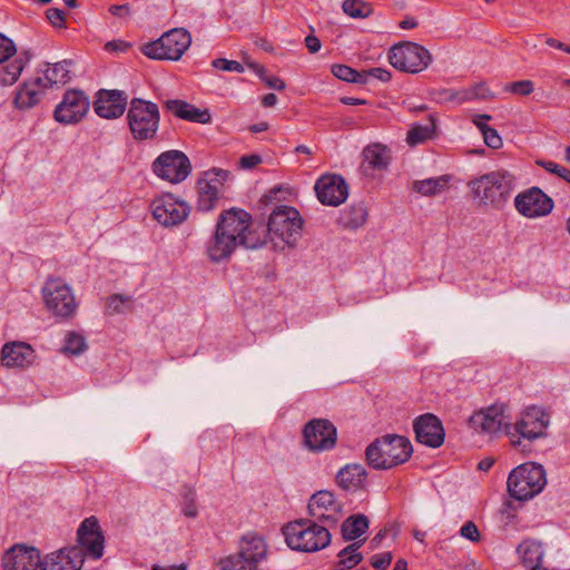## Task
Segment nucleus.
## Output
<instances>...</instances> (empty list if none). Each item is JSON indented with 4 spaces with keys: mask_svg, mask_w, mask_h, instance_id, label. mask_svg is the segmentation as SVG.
I'll return each mask as SVG.
<instances>
[{
    "mask_svg": "<svg viewBox=\"0 0 570 570\" xmlns=\"http://www.w3.org/2000/svg\"><path fill=\"white\" fill-rule=\"evenodd\" d=\"M317 199L327 206H340L348 196V186L341 175L326 174L321 176L314 186Z\"/></svg>",
    "mask_w": 570,
    "mask_h": 570,
    "instance_id": "obj_19",
    "label": "nucleus"
},
{
    "mask_svg": "<svg viewBox=\"0 0 570 570\" xmlns=\"http://www.w3.org/2000/svg\"><path fill=\"white\" fill-rule=\"evenodd\" d=\"M490 119H491V116L485 115V114L474 116L473 124L479 128V130L482 132V135L484 134V130L487 129V127H489L485 124V120H490Z\"/></svg>",
    "mask_w": 570,
    "mask_h": 570,
    "instance_id": "obj_61",
    "label": "nucleus"
},
{
    "mask_svg": "<svg viewBox=\"0 0 570 570\" xmlns=\"http://www.w3.org/2000/svg\"><path fill=\"white\" fill-rule=\"evenodd\" d=\"M309 515L328 527H334L342 514V505L335 500L334 493L321 490L314 493L307 504Z\"/></svg>",
    "mask_w": 570,
    "mask_h": 570,
    "instance_id": "obj_17",
    "label": "nucleus"
},
{
    "mask_svg": "<svg viewBox=\"0 0 570 570\" xmlns=\"http://www.w3.org/2000/svg\"><path fill=\"white\" fill-rule=\"evenodd\" d=\"M303 445L313 453L331 451L337 443L336 426L327 419H313L302 431Z\"/></svg>",
    "mask_w": 570,
    "mask_h": 570,
    "instance_id": "obj_12",
    "label": "nucleus"
},
{
    "mask_svg": "<svg viewBox=\"0 0 570 570\" xmlns=\"http://www.w3.org/2000/svg\"><path fill=\"white\" fill-rule=\"evenodd\" d=\"M262 163V157L255 154L243 156L239 165L243 169H252Z\"/></svg>",
    "mask_w": 570,
    "mask_h": 570,
    "instance_id": "obj_57",
    "label": "nucleus"
},
{
    "mask_svg": "<svg viewBox=\"0 0 570 570\" xmlns=\"http://www.w3.org/2000/svg\"><path fill=\"white\" fill-rule=\"evenodd\" d=\"M362 169L365 174L371 170H384L390 163L389 151L385 146L381 144L368 145L363 149Z\"/></svg>",
    "mask_w": 570,
    "mask_h": 570,
    "instance_id": "obj_31",
    "label": "nucleus"
},
{
    "mask_svg": "<svg viewBox=\"0 0 570 570\" xmlns=\"http://www.w3.org/2000/svg\"><path fill=\"white\" fill-rule=\"evenodd\" d=\"M237 247L236 238L216 227L214 235L206 244V255L210 262L219 263L230 257Z\"/></svg>",
    "mask_w": 570,
    "mask_h": 570,
    "instance_id": "obj_27",
    "label": "nucleus"
},
{
    "mask_svg": "<svg viewBox=\"0 0 570 570\" xmlns=\"http://www.w3.org/2000/svg\"><path fill=\"white\" fill-rule=\"evenodd\" d=\"M436 134V120L430 115L423 122H415L411 126L406 135L407 145L414 147L433 139Z\"/></svg>",
    "mask_w": 570,
    "mask_h": 570,
    "instance_id": "obj_33",
    "label": "nucleus"
},
{
    "mask_svg": "<svg viewBox=\"0 0 570 570\" xmlns=\"http://www.w3.org/2000/svg\"><path fill=\"white\" fill-rule=\"evenodd\" d=\"M546 42L550 47H553V48H557V49H560V50H563V51L570 53V46H567L553 38H548Z\"/></svg>",
    "mask_w": 570,
    "mask_h": 570,
    "instance_id": "obj_64",
    "label": "nucleus"
},
{
    "mask_svg": "<svg viewBox=\"0 0 570 570\" xmlns=\"http://www.w3.org/2000/svg\"><path fill=\"white\" fill-rule=\"evenodd\" d=\"M154 174L170 184L184 181L191 173L187 155L177 149L163 151L151 164Z\"/></svg>",
    "mask_w": 570,
    "mask_h": 570,
    "instance_id": "obj_10",
    "label": "nucleus"
},
{
    "mask_svg": "<svg viewBox=\"0 0 570 570\" xmlns=\"http://www.w3.org/2000/svg\"><path fill=\"white\" fill-rule=\"evenodd\" d=\"M17 51L14 42L0 33V63L8 61Z\"/></svg>",
    "mask_w": 570,
    "mask_h": 570,
    "instance_id": "obj_47",
    "label": "nucleus"
},
{
    "mask_svg": "<svg viewBox=\"0 0 570 570\" xmlns=\"http://www.w3.org/2000/svg\"><path fill=\"white\" fill-rule=\"evenodd\" d=\"M246 65L261 77L268 88L275 90H283L285 88V82L282 79L274 76H265V68L263 66L253 61H246Z\"/></svg>",
    "mask_w": 570,
    "mask_h": 570,
    "instance_id": "obj_44",
    "label": "nucleus"
},
{
    "mask_svg": "<svg viewBox=\"0 0 570 570\" xmlns=\"http://www.w3.org/2000/svg\"><path fill=\"white\" fill-rule=\"evenodd\" d=\"M165 107L177 118L187 121L205 125L212 120L208 109H199L185 100L169 99L165 101Z\"/></svg>",
    "mask_w": 570,
    "mask_h": 570,
    "instance_id": "obj_29",
    "label": "nucleus"
},
{
    "mask_svg": "<svg viewBox=\"0 0 570 570\" xmlns=\"http://www.w3.org/2000/svg\"><path fill=\"white\" fill-rule=\"evenodd\" d=\"M46 306L56 316L70 317L75 314L77 304L70 287L62 281L50 278L42 288Z\"/></svg>",
    "mask_w": 570,
    "mask_h": 570,
    "instance_id": "obj_14",
    "label": "nucleus"
},
{
    "mask_svg": "<svg viewBox=\"0 0 570 570\" xmlns=\"http://www.w3.org/2000/svg\"><path fill=\"white\" fill-rule=\"evenodd\" d=\"M216 227L236 238V244L247 249H256L266 244L265 235L252 229V216L244 209L230 208L220 213Z\"/></svg>",
    "mask_w": 570,
    "mask_h": 570,
    "instance_id": "obj_6",
    "label": "nucleus"
},
{
    "mask_svg": "<svg viewBox=\"0 0 570 570\" xmlns=\"http://www.w3.org/2000/svg\"><path fill=\"white\" fill-rule=\"evenodd\" d=\"M238 551L246 560L247 569L256 570L258 563L266 557L267 546L261 535L248 532L240 538Z\"/></svg>",
    "mask_w": 570,
    "mask_h": 570,
    "instance_id": "obj_25",
    "label": "nucleus"
},
{
    "mask_svg": "<svg viewBox=\"0 0 570 570\" xmlns=\"http://www.w3.org/2000/svg\"><path fill=\"white\" fill-rule=\"evenodd\" d=\"M332 73L346 82L366 85V76L363 75V70L358 71L346 65H333Z\"/></svg>",
    "mask_w": 570,
    "mask_h": 570,
    "instance_id": "obj_41",
    "label": "nucleus"
},
{
    "mask_svg": "<svg viewBox=\"0 0 570 570\" xmlns=\"http://www.w3.org/2000/svg\"><path fill=\"white\" fill-rule=\"evenodd\" d=\"M454 97H456V104H463L466 101L474 100L471 87L458 90V92H455Z\"/></svg>",
    "mask_w": 570,
    "mask_h": 570,
    "instance_id": "obj_59",
    "label": "nucleus"
},
{
    "mask_svg": "<svg viewBox=\"0 0 570 570\" xmlns=\"http://www.w3.org/2000/svg\"><path fill=\"white\" fill-rule=\"evenodd\" d=\"M87 348L86 340L76 332H69L65 340L63 352L72 355H80Z\"/></svg>",
    "mask_w": 570,
    "mask_h": 570,
    "instance_id": "obj_43",
    "label": "nucleus"
},
{
    "mask_svg": "<svg viewBox=\"0 0 570 570\" xmlns=\"http://www.w3.org/2000/svg\"><path fill=\"white\" fill-rule=\"evenodd\" d=\"M183 512L188 518H195L198 513L197 507L195 504L194 494H190L189 497H186L185 499V507L183 509Z\"/></svg>",
    "mask_w": 570,
    "mask_h": 570,
    "instance_id": "obj_58",
    "label": "nucleus"
},
{
    "mask_svg": "<svg viewBox=\"0 0 570 570\" xmlns=\"http://www.w3.org/2000/svg\"><path fill=\"white\" fill-rule=\"evenodd\" d=\"M366 478L367 472L362 464L351 463L340 469L335 480L344 491L355 492L364 488Z\"/></svg>",
    "mask_w": 570,
    "mask_h": 570,
    "instance_id": "obj_30",
    "label": "nucleus"
},
{
    "mask_svg": "<svg viewBox=\"0 0 570 570\" xmlns=\"http://www.w3.org/2000/svg\"><path fill=\"white\" fill-rule=\"evenodd\" d=\"M130 298L128 296H122L120 294H115L108 297L106 303V309L107 313L112 314H119L124 312V305L128 303Z\"/></svg>",
    "mask_w": 570,
    "mask_h": 570,
    "instance_id": "obj_46",
    "label": "nucleus"
},
{
    "mask_svg": "<svg viewBox=\"0 0 570 570\" xmlns=\"http://www.w3.org/2000/svg\"><path fill=\"white\" fill-rule=\"evenodd\" d=\"M287 546L297 551L316 552L331 543L328 525L314 520H297L283 528Z\"/></svg>",
    "mask_w": 570,
    "mask_h": 570,
    "instance_id": "obj_3",
    "label": "nucleus"
},
{
    "mask_svg": "<svg viewBox=\"0 0 570 570\" xmlns=\"http://www.w3.org/2000/svg\"><path fill=\"white\" fill-rule=\"evenodd\" d=\"M363 75L366 76V83L371 78L377 79L382 82H387L391 79V72L387 69L375 67L363 70Z\"/></svg>",
    "mask_w": 570,
    "mask_h": 570,
    "instance_id": "obj_49",
    "label": "nucleus"
},
{
    "mask_svg": "<svg viewBox=\"0 0 570 570\" xmlns=\"http://www.w3.org/2000/svg\"><path fill=\"white\" fill-rule=\"evenodd\" d=\"M82 553L78 548H62L40 558V570H81Z\"/></svg>",
    "mask_w": 570,
    "mask_h": 570,
    "instance_id": "obj_24",
    "label": "nucleus"
},
{
    "mask_svg": "<svg viewBox=\"0 0 570 570\" xmlns=\"http://www.w3.org/2000/svg\"><path fill=\"white\" fill-rule=\"evenodd\" d=\"M46 90L41 77L24 80L14 95L13 106L19 110L31 109L41 101Z\"/></svg>",
    "mask_w": 570,
    "mask_h": 570,
    "instance_id": "obj_26",
    "label": "nucleus"
},
{
    "mask_svg": "<svg viewBox=\"0 0 570 570\" xmlns=\"http://www.w3.org/2000/svg\"><path fill=\"white\" fill-rule=\"evenodd\" d=\"M450 183V176L443 175L423 180H415L413 189L423 196H433L445 190Z\"/></svg>",
    "mask_w": 570,
    "mask_h": 570,
    "instance_id": "obj_38",
    "label": "nucleus"
},
{
    "mask_svg": "<svg viewBox=\"0 0 570 570\" xmlns=\"http://www.w3.org/2000/svg\"><path fill=\"white\" fill-rule=\"evenodd\" d=\"M460 534L472 542H478L480 540L478 527L472 521H468L462 525Z\"/></svg>",
    "mask_w": 570,
    "mask_h": 570,
    "instance_id": "obj_52",
    "label": "nucleus"
},
{
    "mask_svg": "<svg viewBox=\"0 0 570 570\" xmlns=\"http://www.w3.org/2000/svg\"><path fill=\"white\" fill-rule=\"evenodd\" d=\"M413 429L419 443L436 449L444 442L445 432L442 422L434 414L426 413L416 417Z\"/></svg>",
    "mask_w": 570,
    "mask_h": 570,
    "instance_id": "obj_20",
    "label": "nucleus"
},
{
    "mask_svg": "<svg viewBox=\"0 0 570 570\" xmlns=\"http://www.w3.org/2000/svg\"><path fill=\"white\" fill-rule=\"evenodd\" d=\"M363 541H355L338 552V564L345 569H352L357 566L362 560V553L357 552Z\"/></svg>",
    "mask_w": 570,
    "mask_h": 570,
    "instance_id": "obj_40",
    "label": "nucleus"
},
{
    "mask_svg": "<svg viewBox=\"0 0 570 570\" xmlns=\"http://www.w3.org/2000/svg\"><path fill=\"white\" fill-rule=\"evenodd\" d=\"M368 529V519L364 514H354L343 521L342 537L345 541H353L364 534Z\"/></svg>",
    "mask_w": 570,
    "mask_h": 570,
    "instance_id": "obj_37",
    "label": "nucleus"
},
{
    "mask_svg": "<svg viewBox=\"0 0 570 570\" xmlns=\"http://www.w3.org/2000/svg\"><path fill=\"white\" fill-rule=\"evenodd\" d=\"M229 173L224 169H212L205 174V178L214 179V184L219 186L227 179Z\"/></svg>",
    "mask_w": 570,
    "mask_h": 570,
    "instance_id": "obj_56",
    "label": "nucleus"
},
{
    "mask_svg": "<svg viewBox=\"0 0 570 570\" xmlns=\"http://www.w3.org/2000/svg\"><path fill=\"white\" fill-rule=\"evenodd\" d=\"M549 424L550 415L543 409L538 406L528 407L522 412L521 417L512 424L513 435H509L512 445H520V438L533 441L546 436Z\"/></svg>",
    "mask_w": 570,
    "mask_h": 570,
    "instance_id": "obj_11",
    "label": "nucleus"
},
{
    "mask_svg": "<svg viewBox=\"0 0 570 570\" xmlns=\"http://www.w3.org/2000/svg\"><path fill=\"white\" fill-rule=\"evenodd\" d=\"M303 220L297 209L291 206L276 207L268 219L267 229L259 233L269 238L275 248L293 247L301 237Z\"/></svg>",
    "mask_w": 570,
    "mask_h": 570,
    "instance_id": "obj_4",
    "label": "nucleus"
},
{
    "mask_svg": "<svg viewBox=\"0 0 570 570\" xmlns=\"http://www.w3.org/2000/svg\"><path fill=\"white\" fill-rule=\"evenodd\" d=\"M387 58L394 68L409 73H419L432 62L430 51L425 47L411 41L394 45L389 50Z\"/></svg>",
    "mask_w": 570,
    "mask_h": 570,
    "instance_id": "obj_9",
    "label": "nucleus"
},
{
    "mask_svg": "<svg viewBox=\"0 0 570 570\" xmlns=\"http://www.w3.org/2000/svg\"><path fill=\"white\" fill-rule=\"evenodd\" d=\"M128 97L121 90L100 89L94 101L95 112L105 119H116L124 115Z\"/></svg>",
    "mask_w": 570,
    "mask_h": 570,
    "instance_id": "obj_21",
    "label": "nucleus"
},
{
    "mask_svg": "<svg viewBox=\"0 0 570 570\" xmlns=\"http://www.w3.org/2000/svg\"><path fill=\"white\" fill-rule=\"evenodd\" d=\"M508 406L503 403L493 404L487 409L474 412L469 419V425L479 433L493 435L504 431L507 435H513L512 424L505 414Z\"/></svg>",
    "mask_w": 570,
    "mask_h": 570,
    "instance_id": "obj_13",
    "label": "nucleus"
},
{
    "mask_svg": "<svg viewBox=\"0 0 570 570\" xmlns=\"http://www.w3.org/2000/svg\"><path fill=\"white\" fill-rule=\"evenodd\" d=\"M128 43L125 41H109L106 43L105 48L108 51H126L128 48Z\"/></svg>",
    "mask_w": 570,
    "mask_h": 570,
    "instance_id": "obj_62",
    "label": "nucleus"
},
{
    "mask_svg": "<svg viewBox=\"0 0 570 570\" xmlns=\"http://www.w3.org/2000/svg\"><path fill=\"white\" fill-rule=\"evenodd\" d=\"M191 37L184 28L165 32L159 39L142 46L145 56L156 60H178L189 48Z\"/></svg>",
    "mask_w": 570,
    "mask_h": 570,
    "instance_id": "obj_8",
    "label": "nucleus"
},
{
    "mask_svg": "<svg viewBox=\"0 0 570 570\" xmlns=\"http://www.w3.org/2000/svg\"><path fill=\"white\" fill-rule=\"evenodd\" d=\"M514 206L524 217L535 218L550 214L553 209V200L539 187H531L517 195Z\"/></svg>",
    "mask_w": 570,
    "mask_h": 570,
    "instance_id": "obj_18",
    "label": "nucleus"
},
{
    "mask_svg": "<svg viewBox=\"0 0 570 570\" xmlns=\"http://www.w3.org/2000/svg\"><path fill=\"white\" fill-rule=\"evenodd\" d=\"M503 90L518 96H529L533 92L534 85L531 80H518L507 83Z\"/></svg>",
    "mask_w": 570,
    "mask_h": 570,
    "instance_id": "obj_45",
    "label": "nucleus"
},
{
    "mask_svg": "<svg viewBox=\"0 0 570 570\" xmlns=\"http://www.w3.org/2000/svg\"><path fill=\"white\" fill-rule=\"evenodd\" d=\"M494 464L493 458H484L478 463V469L483 472H488Z\"/></svg>",
    "mask_w": 570,
    "mask_h": 570,
    "instance_id": "obj_63",
    "label": "nucleus"
},
{
    "mask_svg": "<svg viewBox=\"0 0 570 570\" xmlns=\"http://www.w3.org/2000/svg\"><path fill=\"white\" fill-rule=\"evenodd\" d=\"M474 100L478 99H487L493 97V95L490 92L489 88L484 82H479L473 86H471Z\"/></svg>",
    "mask_w": 570,
    "mask_h": 570,
    "instance_id": "obj_55",
    "label": "nucleus"
},
{
    "mask_svg": "<svg viewBox=\"0 0 570 570\" xmlns=\"http://www.w3.org/2000/svg\"><path fill=\"white\" fill-rule=\"evenodd\" d=\"M40 551L33 547L16 544L7 550L1 560L3 570H37Z\"/></svg>",
    "mask_w": 570,
    "mask_h": 570,
    "instance_id": "obj_22",
    "label": "nucleus"
},
{
    "mask_svg": "<svg viewBox=\"0 0 570 570\" xmlns=\"http://www.w3.org/2000/svg\"><path fill=\"white\" fill-rule=\"evenodd\" d=\"M547 484L544 468L534 462H525L514 468L508 476L509 494L519 501H527L538 495Z\"/></svg>",
    "mask_w": 570,
    "mask_h": 570,
    "instance_id": "obj_7",
    "label": "nucleus"
},
{
    "mask_svg": "<svg viewBox=\"0 0 570 570\" xmlns=\"http://www.w3.org/2000/svg\"><path fill=\"white\" fill-rule=\"evenodd\" d=\"M89 107V98L82 90L69 89L56 106L53 118L63 125L77 124L87 115Z\"/></svg>",
    "mask_w": 570,
    "mask_h": 570,
    "instance_id": "obj_16",
    "label": "nucleus"
},
{
    "mask_svg": "<svg viewBox=\"0 0 570 570\" xmlns=\"http://www.w3.org/2000/svg\"><path fill=\"white\" fill-rule=\"evenodd\" d=\"M212 66L215 69L223 70V71H234L242 73L244 72V67L240 62L236 60H228L225 58H217L212 61Z\"/></svg>",
    "mask_w": 570,
    "mask_h": 570,
    "instance_id": "obj_48",
    "label": "nucleus"
},
{
    "mask_svg": "<svg viewBox=\"0 0 570 570\" xmlns=\"http://www.w3.org/2000/svg\"><path fill=\"white\" fill-rule=\"evenodd\" d=\"M522 563L531 570L537 566H542L544 550L540 542L525 540L521 542L517 549Z\"/></svg>",
    "mask_w": 570,
    "mask_h": 570,
    "instance_id": "obj_35",
    "label": "nucleus"
},
{
    "mask_svg": "<svg viewBox=\"0 0 570 570\" xmlns=\"http://www.w3.org/2000/svg\"><path fill=\"white\" fill-rule=\"evenodd\" d=\"M154 218L165 227H174L181 224L190 213V206L174 197L164 194L151 203Z\"/></svg>",
    "mask_w": 570,
    "mask_h": 570,
    "instance_id": "obj_15",
    "label": "nucleus"
},
{
    "mask_svg": "<svg viewBox=\"0 0 570 570\" xmlns=\"http://www.w3.org/2000/svg\"><path fill=\"white\" fill-rule=\"evenodd\" d=\"M198 207L207 212L215 207L218 200L219 189L214 179L202 178L197 181Z\"/></svg>",
    "mask_w": 570,
    "mask_h": 570,
    "instance_id": "obj_34",
    "label": "nucleus"
},
{
    "mask_svg": "<svg viewBox=\"0 0 570 570\" xmlns=\"http://www.w3.org/2000/svg\"><path fill=\"white\" fill-rule=\"evenodd\" d=\"M33 350L27 343H6L1 351L2 364L7 367H24L33 361Z\"/></svg>",
    "mask_w": 570,
    "mask_h": 570,
    "instance_id": "obj_28",
    "label": "nucleus"
},
{
    "mask_svg": "<svg viewBox=\"0 0 570 570\" xmlns=\"http://www.w3.org/2000/svg\"><path fill=\"white\" fill-rule=\"evenodd\" d=\"M72 65L71 60H62L56 63H45L46 68L42 70L43 77H41L42 86L48 89L55 85H65L69 81V68Z\"/></svg>",
    "mask_w": 570,
    "mask_h": 570,
    "instance_id": "obj_32",
    "label": "nucleus"
},
{
    "mask_svg": "<svg viewBox=\"0 0 570 570\" xmlns=\"http://www.w3.org/2000/svg\"><path fill=\"white\" fill-rule=\"evenodd\" d=\"M78 542L83 547L88 556L98 560L104 554L105 538L100 531V525L95 517L87 518L80 524L78 532Z\"/></svg>",
    "mask_w": 570,
    "mask_h": 570,
    "instance_id": "obj_23",
    "label": "nucleus"
},
{
    "mask_svg": "<svg viewBox=\"0 0 570 570\" xmlns=\"http://www.w3.org/2000/svg\"><path fill=\"white\" fill-rule=\"evenodd\" d=\"M392 559L393 557L391 552L374 554L371 558V564L377 570H385L391 564Z\"/></svg>",
    "mask_w": 570,
    "mask_h": 570,
    "instance_id": "obj_53",
    "label": "nucleus"
},
{
    "mask_svg": "<svg viewBox=\"0 0 570 570\" xmlns=\"http://www.w3.org/2000/svg\"><path fill=\"white\" fill-rule=\"evenodd\" d=\"M343 11L351 18H367L373 13V7L362 0H344Z\"/></svg>",
    "mask_w": 570,
    "mask_h": 570,
    "instance_id": "obj_42",
    "label": "nucleus"
},
{
    "mask_svg": "<svg viewBox=\"0 0 570 570\" xmlns=\"http://www.w3.org/2000/svg\"><path fill=\"white\" fill-rule=\"evenodd\" d=\"M413 453L411 441L402 435L377 438L365 450L367 464L375 470H390L405 463Z\"/></svg>",
    "mask_w": 570,
    "mask_h": 570,
    "instance_id": "obj_2",
    "label": "nucleus"
},
{
    "mask_svg": "<svg viewBox=\"0 0 570 570\" xmlns=\"http://www.w3.org/2000/svg\"><path fill=\"white\" fill-rule=\"evenodd\" d=\"M538 165L544 168L547 171L557 175L559 178H563L566 173L568 171V168L554 163V161H547L541 160L538 161Z\"/></svg>",
    "mask_w": 570,
    "mask_h": 570,
    "instance_id": "obj_54",
    "label": "nucleus"
},
{
    "mask_svg": "<svg viewBox=\"0 0 570 570\" xmlns=\"http://www.w3.org/2000/svg\"><path fill=\"white\" fill-rule=\"evenodd\" d=\"M46 17L48 21L55 27V28H63L65 27V12L58 8H49L46 11Z\"/></svg>",
    "mask_w": 570,
    "mask_h": 570,
    "instance_id": "obj_51",
    "label": "nucleus"
},
{
    "mask_svg": "<svg viewBox=\"0 0 570 570\" xmlns=\"http://www.w3.org/2000/svg\"><path fill=\"white\" fill-rule=\"evenodd\" d=\"M30 57L26 53L16 57L13 60L9 61L7 65L0 68V85L1 86H11L13 85L20 77L24 67L29 62Z\"/></svg>",
    "mask_w": 570,
    "mask_h": 570,
    "instance_id": "obj_36",
    "label": "nucleus"
},
{
    "mask_svg": "<svg viewBox=\"0 0 570 570\" xmlns=\"http://www.w3.org/2000/svg\"><path fill=\"white\" fill-rule=\"evenodd\" d=\"M305 46L311 53H316L321 49V41L316 36L308 35L305 38Z\"/></svg>",
    "mask_w": 570,
    "mask_h": 570,
    "instance_id": "obj_60",
    "label": "nucleus"
},
{
    "mask_svg": "<svg viewBox=\"0 0 570 570\" xmlns=\"http://www.w3.org/2000/svg\"><path fill=\"white\" fill-rule=\"evenodd\" d=\"M469 187L481 205L502 208L511 198L517 180L509 170L498 169L471 180Z\"/></svg>",
    "mask_w": 570,
    "mask_h": 570,
    "instance_id": "obj_1",
    "label": "nucleus"
},
{
    "mask_svg": "<svg viewBox=\"0 0 570 570\" xmlns=\"http://www.w3.org/2000/svg\"><path fill=\"white\" fill-rule=\"evenodd\" d=\"M367 217V210L362 203L353 204L342 212L340 222L344 227L358 228L361 227Z\"/></svg>",
    "mask_w": 570,
    "mask_h": 570,
    "instance_id": "obj_39",
    "label": "nucleus"
},
{
    "mask_svg": "<svg viewBox=\"0 0 570 570\" xmlns=\"http://www.w3.org/2000/svg\"><path fill=\"white\" fill-rule=\"evenodd\" d=\"M483 140L490 148L498 149L502 146V139L498 131L492 127H487L483 134Z\"/></svg>",
    "mask_w": 570,
    "mask_h": 570,
    "instance_id": "obj_50",
    "label": "nucleus"
},
{
    "mask_svg": "<svg viewBox=\"0 0 570 570\" xmlns=\"http://www.w3.org/2000/svg\"><path fill=\"white\" fill-rule=\"evenodd\" d=\"M126 120L134 140H155L160 125L159 107L150 100L132 98L127 109Z\"/></svg>",
    "mask_w": 570,
    "mask_h": 570,
    "instance_id": "obj_5",
    "label": "nucleus"
}]
</instances>
